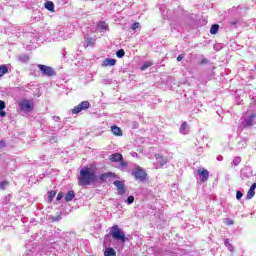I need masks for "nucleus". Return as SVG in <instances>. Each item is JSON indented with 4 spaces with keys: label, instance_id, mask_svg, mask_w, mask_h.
<instances>
[{
    "label": "nucleus",
    "instance_id": "7c9ffc66",
    "mask_svg": "<svg viewBox=\"0 0 256 256\" xmlns=\"http://www.w3.org/2000/svg\"><path fill=\"white\" fill-rule=\"evenodd\" d=\"M255 197V190H252L251 188L248 190V193L246 195V199H253Z\"/></svg>",
    "mask_w": 256,
    "mask_h": 256
},
{
    "label": "nucleus",
    "instance_id": "e433bc0d",
    "mask_svg": "<svg viewBox=\"0 0 256 256\" xmlns=\"http://www.w3.org/2000/svg\"><path fill=\"white\" fill-rule=\"evenodd\" d=\"M63 197H65V193L59 192L58 195H57V197H56V200H57V201H61V199H63Z\"/></svg>",
    "mask_w": 256,
    "mask_h": 256
},
{
    "label": "nucleus",
    "instance_id": "473e14b6",
    "mask_svg": "<svg viewBox=\"0 0 256 256\" xmlns=\"http://www.w3.org/2000/svg\"><path fill=\"white\" fill-rule=\"evenodd\" d=\"M241 163V157L236 156L233 161H232V165H234V167H237V165H239Z\"/></svg>",
    "mask_w": 256,
    "mask_h": 256
},
{
    "label": "nucleus",
    "instance_id": "f8f14e48",
    "mask_svg": "<svg viewBox=\"0 0 256 256\" xmlns=\"http://www.w3.org/2000/svg\"><path fill=\"white\" fill-rule=\"evenodd\" d=\"M117 60L114 58H105L102 62L103 67H115Z\"/></svg>",
    "mask_w": 256,
    "mask_h": 256
},
{
    "label": "nucleus",
    "instance_id": "f3484780",
    "mask_svg": "<svg viewBox=\"0 0 256 256\" xmlns=\"http://www.w3.org/2000/svg\"><path fill=\"white\" fill-rule=\"evenodd\" d=\"M245 147H247V139L241 138L236 144V149H245Z\"/></svg>",
    "mask_w": 256,
    "mask_h": 256
},
{
    "label": "nucleus",
    "instance_id": "423d86ee",
    "mask_svg": "<svg viewBox=\"0 0 256 256\" xmlns=\"http://www.w3.org/2000/svg\"><path fill=\"white\" fill-rule=\"evenodd\" d=\"M90 107L91 103H89V101H82L72 109V114L77 115L78 113H81V111H87Z\"/></svg>",
    "mask_w": 256,
    "mask_h": 256
},
{
    "label": "nucleus",
    "instance_id": "8fccbe9b",
    "mask_svg": "<svg viewBox=\"0 0 256 256\" xmlns=\"http://www.w3.org/2000/svg\"><path fill=\"white\" fill-rule=\"evenodd\" d=\"M237 23H239V21H237V20H232V21H230L229 22V25H237Z\"/></svg>",
    "mask_w": 256,
    "mask_h": 256
},
{
    "label": "nucleus",
    "instance_id": "5701e85b",
    "mask_svg": "<svg viewBox=\"0 0 256 256\" xmlns=\"http://www.w3.org/2000/svg\"><path fill=\"white\" fill-rule=\"evenodd\" d=\"M211 35H217L219 33V24H213L210 28Z\"/></svg>",
    "mask_w": 256,
    "mask_h": 256
},
{
    "label": "nucleus",
    "instance_id": "4c0bfd02",
    "mask_svg": "<svg viewBox=\"0 0 256 256\" xmlns=\"http://www.w3.org/2000/svg\"><path fill=\"white\" fill-rule=\"evenodd\" d=\"M225 225H233L235 222L231 218H226L224 221Z\"/></svg>",
    "mask_w": 256,
    "mask_h": 256
},
{
    "label": "nucleus",
    "instance_id": "dca6fc26",
    "mask_svg": "<svg viewBox=\"0 0 256 256\" xmlns=\"http://www.w3.org/2000/svg\"><path fill=\"white\" fill-rule=\"evenodd\" d=\"M9 69H11V64L1 65L0 66V78L3 77V75L9 73Z\"/></svg>",
    "mask_w": 256,
    "mask_h": 256
},
{
    "label": "nucleus",
    "instance_id": "5fc2aeb1",
    "mask_svg": "<svg viewBox=\"0 0 256 256\" xmlns=\"http://www.w3.org/2000/svg\"><path fill=\"white\" fill-rule=\"evenodd\" d=\"M250 189H252L253 191H255V189H256V183H253V184L250 186Z\"/></svg>",
    "mask_w": 256,
    "mask_h": 256
},
{
    "label": "nucleus",
    "instance_id": "a211bd4d",
    "mask_svg": "<svg viewBox=\"0 0 256 256\" xmlns=\"http://www.w3.org/2000/svg\"><path fill=\"white\" fill-rule=\"evenodd\" d=\"M111 177H115V173H112V172L102 173L99 176V179H100V181H106L107 179H109Z\"/></svg>",
    "mask_w": 256,
    "mask_h": 256
},
{
    "label": "nucleus",
    "instance_id": "6e6d98bb",
    "mask_svg": "<svg viewBox=\"0 0 256 256\" xmlns=\"http://www.w3.org/2000/svg\"><path fill=\"white\" fill-rule=\"evenodd\" d=\"M2 147H5V142L0 141V149H2Z\"/></svg>",
    "mask_w": 256,
    "mask_h": 256
},
{
    "label": "nucleus",
    "instance_id": "c85d7f7f",
    "mask_svg": "<svg viewBox=\"0 0 256 256\" xmlns=\"http://www.w3.org/2000/svg\"><path fill=\"white\" fill-rule=\"evenodd\" d=\"M11 203V195L8 194L2 199V205H9Z\"/></svg>",
    "mask_w": 256,
    "mask_h": 256
},
{
    "label": "nucleus",
    "instance_id": "c9c22d12",
    "mask_svg": "<svg viewBox=\"0 0 256 256\" xmlns=\"http://www.w3.org/2000/svg\"><path fill=\"white\" fill-rule=\"evenodd\" d=\"M140 25H141V24H140L139 22L133 23V24H132V27H131L132 31H135V29H139Z\"/></svg>",
    "mask_w": 256,
    "mask_h": 256
},
{
    "label": "nucleus",
    "instance_id": "2f4dec72",
    "mask_svg": "<svg viewBox=\"0 0 256 256\" xmlns=\"http://www.w3.org/2000/svg\"><path fill=\"white\" fill-rule=\"evenodd\" d=\"M102 85H111L113 83V79L111 78H104L101 80Z\"/></svg>",
    "mask_w": 256,
    "mask_h": 256
},
{
    "label": "nucleus",
    "instance_id": "c03bdc74",
    "mask_svg": "<svg viewBox=\"0 0 256 256\" xmlns=\"http://www.w3.org/2000/svg\"><path fill=\"white\" fill-rule=\"evenodd\" d=\"M60 129H63V125L58 124L56 127H54L53 131H60Z\"/></svg>",
    "mask_w": 256,
    "mask_h": 256
},
{
    "label": "nucleus",
    "instance_id": "412c9836",
    "mask_svg": "<svg viewBox=\"0 0 256 256\" xmlns=\"http://www.w3.org/2000/svg\"><path fill=\"white\" fill-rule=\"evenodd\" d=\"M85 47H93L95 45V38L85 37Z\"/></svg>",
    "mask_w": 256,
    "mask_h": 256
},
{
    "label": "nucleus",
    "instance_id": "2eb2a0df",
    "mask_svg": "<svg viewBox=\"0 0 256 256\" xmlns=\"http://www.w3.org/2000/svg\"><path fill=\"white\" fill-rule=\"evenodd\" d=\"M104 256H117V252L112 247L104 246Z\"/></svg>",
    "mask_w": 256,
    "mask_h": 256
},
{
    "label": "nucleus",
    "instance_id": "cd10ccee",
    "mask_svg": "<svg viewBox=\"0 0 256 256\" xmlns=\"http://www.w3.org/2000/svg\"><path fill=\"white\" fill-rule=\"evenodd\" d=\"M55 195H57V192L55 190H52V191L48 192V201H49V203H51V201H53V199L55 198Z\"/></svg>",
    "mask_w": 256,
    "mask_h": 256
},
{
    "label": "nucleus",
    "instance_id": "79ce46f5",
    "mask_svg": "<svg viewBox=\"0 0 256 256\" xmlns=\"http://www.w3.org/2000/svg\"><path fill=\"white\" fill-rule=\"evenodd\" d=\"M52 120L55 121V123H59V121H61V117H59V116H52Z\"/></svg>",
    "mask_w": 256,
    "mask_h": 256
},
{
    "label": "nucleus",
    "instance_id": "20e7f679",
    "mask_svg": "<svg viewBox=\"0 0 256 256\" xmlns=\"http://www.w3.org/2000/svg\"><path fill=\"white\" fill-rule=\"evenodd\" d=\"M132 175L135 177L136 181H140V183H143V181L147 179V172H145L140 166L134 167Z\"/></svg>",
    "mask_w": 256,
    "mask_h": 256
},
{
    "label": "nucleus",
    "instance_id": "13d9d810",
    "mask_svg": "<svg viewBox=\"0 0 256 256\" xmlns=\"http://www.w3.org/2000/svg\"><path fill=\"white\" fill-rule=\"evenodd\" d=\"M166 19H169V16H166Z\"/></svg>",
    "mask_w": 256,
    "mask_h": 256
},
{
    "label": "nucleus",
    "instance_id": "393cba45",
    "mask_svg": "<svg viewBox=\"0 0 256 256\" xmlns=\"http://www.w3.org/2000/svg\"><path fill=\"white\" fill-rule=\"evenodd\" d=\"M152 65H153V62L145 61L140 69L141 71H147V69H149V67H151Z\"/></svg>",
    "mask_w": 256,
    "mask_h": 256
},
{
    "label": "nucleus",
    "instance_id": "ea45409f",
    "mask_svg": "<svg viewBox=\"0 0 256 256\" xmlns=\"http://www.w3.org/2000/svg\"><path fill=\"white\" fill-rule=\"evenodd\" d=\"M242 197H243V192L237 191V192H236V199H237L238 201H240V199H242Z\"/></svg>",
    "mask_w": 256,
    "mask_h": 256
},
{
    "label": "nucleus",
    "instance_id": "b1692460",
    "mask_svg": "<svg viewBox=\"0 0 256 256\" xmlns=\"http://www.w3.org/2000/svg\"><path fill=\"white\" fill-rule=\"evenodd\" d=\"M21 33V28H17L15 26L12 27V35H16L18 39L21 37Z\"/></svg>",
    "mask_w": 256,
    "mask_h": 256
},
{
    "label": "nucleus",
    "instance_id": "f704fd0d",
    "mask_svg": "<svg viewBox=\"0 0 256 256\" xmlns=\"http://www.w3.org/2000/svg\"><path fill=\"white\" fill-rule=\"evenodd\" d=\"M7 187H9V182L7 181H2L0 182V189H7Z\"/></svg>",
    "mask_w": 256,
    "mask_h": 256
},
{
    "label": "nucleus",
    "instance_id": "3c124183",
    "mask_svg": "<svg viewBox=\"0 0 256 256\" xmlns=\"http://www.w3.org/2000/svg\"><path fill=\"white\" fill-rule=\"evenodd\" d=\"M7 115V112L5 110H0V117H5Z\"/></svg>",
    "mask_w": 256,
    "mask_h": 256
},
{
    "label": "nucleus",
    "instance_id": "bb28decb",
    "mask_svg": "<svg viewBox=\"0 0 256 256\" xmlns=\"http://www.w3.org/2000/svg\"><path fill=\"white\" fill-rule=\"evenodd\" d=\"M19 61H21V63H29V55L27 54L20 55Z\"/></svg>",
    "mask_w": 256,
    "mask_h": 256
},
{
    "label": "nucleus",
    "instance_id": "a878e982",
    "mask_svg": "<svg viewBox=\"0 0 256 256\" xmlns=\"http://www.w3.org/2000/svg\"><path fill=\"white\" fill-rule=\"evenodd\" d=\"M187 127H188L187 122H183L181 124V126H180V133L182 135H187Z\"/></svg>",
    "mask_w": 256,
    "mask_h": 256
},
{
    "label": "nucleus",
    "instance_id": "7ed1b4c3",
    "mask_svg": "<svg viewBox=\"0 0 256 256\" xmlns=\"http://www.w3.org/2000/svg\"><path fill=\"white\" fill-rule=\"evenodd\" d=\"M109 159L112 163H120L117 167L120 171H125V169H127V162L123 161V155L121 153L111 154Z\"/></svg>",
    "mask_w": 256,
    "mask_h": 256
},
{
    "label": "nucleus",
    "instance_id": "0eeeda50",
    "mask_svg": "<svg viewBox=\"0 0 256 256\" xmlns=\"http://www.w3.org/2000/svg\"><path fill=\"white\" fill-rule=\"evenodd\" d=\"M255 123H256V115L251 114L250 116L244 118V120L242 121V126L245 128H249V127H253Z\"/></svg>",
    "mask_w": 256,
    "mask_h": 256
},
{
    "label": "nucleus",
    "instance_id": "ddd939ff",
    "mask_svg": "<svg viewBox=\"0 0 256 256\" xmlns=\"http://www.w3.org/2000/svg\"><path fill=\"white\" fill-rule=\"evenodd\" d=\"M98 30L100 33H104V31H109V24L105 21L98 22Z\"/></svg>",
    "mask_w": 256,
    "mask_h": 256
},
{
    "label": "nucleus",
    "instance_id": "f03ea898",
    "mask_svg": "<svg viewBox=\"0 0 256 256\" xmlns=\"http://www.w3.org/2000/svg\"><path fill=\"white\" fill-rule=\"evenodd\" d=\"M110 235L115 239V241H119L120 243H127V236H125V232L119 228V225H114L110 228Z\"/></svg>",
    "mask_w": 256,
    "mask_h": 256
},
{
    "label": "nucleus",
    "instance_id": "09e8293b",
    "mask_svg": "<svg viewBox=\"0 0 256 256\" xmlns=\"http://www.w3.org/2000/svg\"><path fill=\"white\" fill-rule=\"evenodd\" d=\"M185 55L183 54H180L178 57H177V61H183Z\"/></svg>",
    "mask_w": 256,
    "mask_h": 256
},
{
    "label": "nucleus",
    "instance_id": "bf43d9fd",
    "mask_svg": "<svg viewBox=\"0 0 256 256\" xmlns=\"http://www.w3.org/2000/svg\"><path fill=\"white\" fill-rule=\"evenodd\" d=\"M0 217H1V213H0Z\"/></svg>",
    "mask_w": 256,
    "mask_h": 256
},
{
    "label": "nucleus",
    "instance_id": "49530a36",
    "mask_svg": "<svg viewBox=\"0 0 256 256\" xmlns=\"http://www.w3.org/2000/svg\"><path fill=\"white\" fill-rule=\"evenodd\" d=\"M50 143H57V137L56 136H52L50 138Z\"/></svg>",
    "mask_w": 256,
    "mask_h": 256
},
{
    "label": "nucleus",
    "instance_id": "a18cd8bd",
    "mask_svg": "<svg viewBox=\"0 0 256 256\" xmlns=\"http://www.w3.org/2000/svg\"><path fill=\"white\" fill-rule=\"evenodd\" d=\"M25 256H35V251L29 250V252L26 253Z\"/></svg>",
    "mask_w": 256,
    "mask_h": 256
},
{
    "label": "nucleus",
    "instance_id": "72a5a7b5",
    "mask_svg": "<svg viewBox=\"0 0 256 256\" xmlns=\"http://www.w3.org/2000/svg\"><path fill=\"white\" fill-rule=\"evenodd\" d=\"M134 202H135V197L134 196H129L127 198V200L125 201V203H127V205H133Z\"/></svg>",
    "mask_w": 256,
    "mask_h": 256
},
{
    "label": "nucleus",
    "instance_id": "864d4df0",
    "mask_svg": "<svg viewBox=\"0 0 256 256\" xmlns=\"http://www.w3.org/2000/svg\"><path fill=\"white\" fill-rule=\"evenodd\" d=\"M131 156H132V157H139V154H138L137 152H132V153H131Z\"/></svg>",
    "mask_w": 256,
    "mask_h": 256
},
{
    "label": "nucleus",
    "instance_id": "de8ad7c7",
    "mask_svg": "<svg viewBox=\"0 0 256 256\" xmlns=\"http://www.w3.org/2000/svg\"><path fill=\"white\" fill-rule=\"evenodd\" d=\"M50 249H59V247L57 246V243H53L50 245Z\"/></svg>",
    "mask_w": 256,
    "mask_h": 256
},
{
    "label": "nucleus",
    "instance_id": "9b49d317",
    "mask_svg": "<svg viewBox=\"0 0 256 256\" xmlns=\"http://www.w3.org/2000/svg\"><path fill=\"white\" fill-rule=\"evenodd\" d=\"M197 173L200 177V181H202L203 183H205V181H207V179H209V171L205 170V169H199L197 170Z\"/></svg>",
    "mask_w": 256,
    "mask_h": 256
},
{
    "label": "nucleus",
    "instance_id": "4be33fe9",
    "mask_svg": "<svg viewBox=\"0 0 256 256\" xmlns=\"http://www.w3.org/2000/svg\"><path fill=\"white\" fill-rule=\"evenodd\" d=\"M224 245L225 247H227V249L233 253V251H235V248L233 247V244L229 242V238H225L224 239Z\"/></svg>",
    "mask_w": 256,
    "mask_h": 256
},
{
    "label": "nucleus",
    "instance_id": "1a4fd4ad",
    "mask_svg": "<svg viewBox=\"0 0 256 256\" xmlns=\"http://www.w3.org/2000/svg\"><path fill=\"white\" fill-rule=\"evenodd\" d=\"M156 169H161L164 165H167V158L163 157L162 154H156Z\"/></svg>",
    "mask_w": 256,
    "mask_h": 256
},
{
    "label": "nucleus",
    "instance_id": "603ef678",
    "mask_svg": "<svg viewBox=\"0 0 256 256\" xmlns=\"http://www.w3.org/2000/svg\"><path fill=\"white\" fill-rule=\"evenodd\" d=\"M38 13H39L38 17H34L35 21H39V19H41V17L43 16L41 12H38Z\"/></svg>",
    "mask_w": 256,
    "mask_h": 256
},
{
    "label": "nucleus",
    "instance_id": "58836bf2",
    "mask_svg": "<svg viewBox=\"0 0 256 256\" xmlns=\"http://www.w3.org/2000/svg\"><path fill=\"white\" fill-rule=\"evenodd\" d=\"M5 107H7V104H5V101L0 100V111L5 110Z\"/></svg>",
    "mask_w": 256,
    "mask_h": 256
},
{
    "label": "nucleus",
    "instance_id": "a19ab883",
    "mask_svg": "<svg viewBox=\"0 0 256 256\" xmlns=\"http://www.w3.org/2000/svg\"><path fill=\"white\" fill-rule=\"evenodd\" d=\"M240 177H241L242 181H245V179H248V178H249V176H248L247 173H245V172H242L241 175H240Z\"/></svg>",
    "mask_w": 256,
    "mask_h": 256
},
{
    "label": "nucleus",
    "instance_id": "c756f323",
    "mask_svg": "<svg viewBox=\"0 0 256 256\" xmlns=\"http://www.w3.org/2000/svg\"><path fill=\"white\" fill-rule=\"evenodd\" d=\"M116 57H118V59H123V57H125V50L119 49V50L116 52Z\"/></svg>",
    "mask_w": 256,
    "mask_h": 256
},
{
    "label": "nucleus",
    "instance_id": "9d476101",
    "mask_svg": "<svg viewBox=\"0 0 256 256\" xmlns=\"http://www.w3.org/2000/svg\"><path fill=\"white\" fill-rule=\"evenodd\" d=\"M114 185L118 191V195H125L127 190L125 189V183L123 181L116 180L114 181Z\"/></svg>",
    "mask_w": 256,
    "mask_h": 256
},
{
    "label": "nucleus",
    "instance_id": "4d7b16f0",
    "mask_svg": "<svg viewBox=\"0 0 256 256\" xmlns=\"http://www.w3.org/2000/svg\"><path fill=\"white\" fill-rule=\"evenodd\" d=\"M217 161H223V156H221V155L218 156V157H217Z\"/></svg>",
    "mask_w": 256,
    "mask_h": 256
},
{
    "label": "nucleus",
    "instance_id": "f257e3e1",
    "mask_svg": "<svg viewBox=\"0 0 256 256\" xmlns=\"http://www.w3.org/2000/svg\"><path fill=\"white\" fill-rule=\"evenodd\" d=\"M97 183V173L91 168H84L80 170V175L78 177V184L80 187H87Z\"/></svg>",
    "mask_w": 256,
    "mask_h": 256
},
{
    "label": "nucleus",
    "instance_id": "6ab92c4d",
    "mask_svg": "<svg viewBox=\"0 0 256 256\" xmlns=\"http://www.w3.org/2000/svg\"><path fill=\"white\" fill-rule=\"evenodd\" d=\"M111 131L113 135H116V137H121V135H123V131L118 126H112Z\"/></svg>",
    "mask_w": 256,
    "mask_h": 256
},
{
    "label": "nucleus",
    "instance_id": "39448f33",
    "mask_svg": "<svg viewBox=\"0 0 256 256\" xmlns=\"http://www.w3.org/2000/svg\"><path fill=\"white\" fill-rule=\"evenodd\" d=\"M38 69L44 75L45 77H55L57 73L55 72V69L51 66L43 65V64H38L37 65Z\"/></svg>",
    "mask_w": 256,
    "mask_h": 256
},
{
    "label": "nucleus",
    "instance_id": "37998d69",
    "mask_svg": "<svg viewBox=\"0 0 256 256\" xmlns=\"http://www.w3.org/2000/svg\"><path fill=\"white\" fill-rule=\"evenodd\" d=\"M209 63V60L207 58H203L200 62V65H207Z\"/></svg>",
    "mask_w": 256,
    "mask_h": 256
},
{
    "label": "nucleus",
    "instance_id": "4468645a",
    "mask_svg": "<svg viewBox=\"0 0 256 256\" xmlns=\"http://www.w3.org/2000/svg\"><path fill=\"white\" fill-rule=\"evenodd\" d=\"M44 7L45 9H47V11H50L51 13H55V3H53V1L47 0L44 3Z\"/></svg>",
    "mask_w": 256,
    "mask_h": 256
},
{
    "label": "nucleus",
    "instance_id": "6e6552de",
    "mask_svg": "<svg viewBox=\"0 0 256 256\" xmlns=\"http://www.w3.org/2000/svg\"><path fill=\"white\" fill-rule=\"evenodd\" d=\"M19 108L23 113H31V111H33V106H31V102H29V100H23L20 102Z\"/></svg>",
    "mask_w": 256,
    "mask_h": 256
},
{
    "label": "nucleus",
    "instance_id": "aec40b11",
    "mask_svg": "<svg viewBox=\"0 0 256 256\" xmlns=\"http://www.w3.org/2000/svg\"><path fill=\"white\" fill-rule=\"evenodd\" d=\"M64 199L66 203H69V201H73V199H75V191L73 190L68 191Z\"/></svg>",
    "mask_w": 256,
    "mask_h": 256
}]
</instances>
